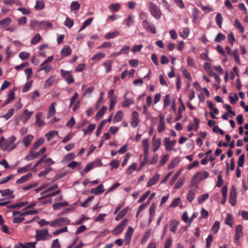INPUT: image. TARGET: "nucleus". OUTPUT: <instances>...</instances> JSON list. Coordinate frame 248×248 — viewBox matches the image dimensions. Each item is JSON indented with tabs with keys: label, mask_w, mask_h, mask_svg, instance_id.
<instances>
[{
	"label": "nucleus",
	"mask_w": 248,
	"mask_h": 248,
	"mask_svg": "<svg viewBox=\"0 0 248 248\" xmlns=\"http://www.w3.org/2000/svg\"><path fill=\"white\" fill-rule=\"evenodd\" d=\"M209 173L205 170L196 172L191 179L189 186L195 187L196 189L199 188L198 183L209 177Z\"/></svg>",
	"instance_id": "obj_1"
},
{
	"label": "nucleus",
	"mask_w": 248,
	"mask_h": 248,
	"mask_svg": "<svg viewBox=\"0 0 248 248\" xmlns=\"http://www.w3.org/2000/svg\"><path fill=\"white\" fill-rule=\"evenodd\" d=\"M16 137L14 135L9 137L7 140L4 139V151H11L16 148L17 146L16 144H15L16 140Z\"/></svg>",
	"instance_id": "obj_2"
},
{
	"label": "nucleus",
	"mask_w": 248,
	"mask_h": 248,
	"mask_svg": "<svg viewBox=\"0 0 248 248\" xmlns=\"http://www.w3.org/2000/svg\"><path fill=\"white\" fill-rule=\"evenodd\" d=\"M149 9L151 15L155 18L159 19L161 16V12L159 8L152 2L149 3Z\"/></svg>",
	"instance_id": "obj_3"
},
{
	"label": "nucleus",
	"mask_w": 248,
	"mask_h": 248,
	"mask_svg": "<svg viewBox=\"0 0 248 248\" xmlns=\"http://www.w3.org/2000/svg\"><path fill=\"white\" fill-rule=\"evenodd\" d=\"M70 221L65 217H60L56 218L50 222V225L52 227L56 228L59 226L68 225Z\"/></svg>",
	"instance_id": "obj_4"
},
{
	"label": "nucleus",
	"mask_w": 248,
	"mask_h": 248,
	"mask_svg": "<svg viewBox=\"0 0 248 248\" xmlns=\"http://www.w3.org/2000/svg\"><path fill=\"white\" fill-rule=\"evenodd\" d=\"M48 232L47 229L36 230L35 238L36 241L46 240L49 238Z\"/></svg>",
	"instance_id": "obj_5"
},
{
	"label": "nucleus",
	"mask_w": 248,
	"mask_h": 248,
	"mask_svg": "<svg viewBox=\"0 0 248 248\" xmlns=\"http://www.w3.org/2000/svg\"><path fill=\"white\" fill-rule=\"evenodd\" d=\"M128 222L127 219H124L113 231L112 234L117 235L121 233Z\"/></svg>",
	"instance_id": "obj_6"
},
{
	"label": "nucleus",
	"mask_w": 248,
	"mask_h": 248,
	"mask_svg": "<svg viewBox=\"0 0 248 248\" xmlns=\"http://www.w3.org/2000/svg\"><path fill=\"white\" fill-rule=\"evenodd\" d=\"M61 73L67 83L70 84L74 82V78L70 71L61 70Z\"/></svg>",
	"instance_id": "obj_7"
},
{
	"label": "nucleus",
	"mask_w": 248,
	"mask_h": 248,
	"mask_svg": "<svg viewBox=\"0 0 248 248\" xmlns=\"http://www.w3.org/2000/svg\"><path fill=\"white\" fill-rule=\"evenodd\" d=\"M140 123L139 115L137 111H134L132 113V119L130 125L133 128H136Z\"/></svg>",
	"instance_id": "obj_8"
},
{
	"label": "nucleus",
	"mask_w": 248,
	"mask_h": 248,
	"mask_svg": "<svg viewBox=\"0 0 248 248\" xmlns=\"http://www.w3.org/2000/svg\"><path fill=\"white\" fill-rule=\"evenodd\" d=\"M133 233V229L132 227H128L127 231L124 234L125 245H128L131 242V237Z\"/></svg>",
	"instance_id": "obj_9"
},
{
	"label": "nucleus",
	"mask_w": 248,
	"mask_h": 248,
	"mask_svg": "<svg viewBox=\"0 0 248 248\" xmlns=\"http://www.w3.org/2000/svg\"><path fill=\"white\" fill-rule=\"evenodd\" d=\"M176 143V140H170L169 138H165L164 140V144L166 150H171Z\"/></svg>",
	"instance_id": "obj_10"
},
{
	"label": "nucleus",
	"mask_w": 248,
	"mask_h": 248,
	"mask_svg": "<svg viewBox=\"0 0 248 248\" xmlns=\"http://www.w3.org/2000/svg\"><path fill=\"white\" fill-rule=\"evenodd\" d=\"M236 199V194L235 189L233 186H232V188L230 192V194H229V201H230L231 204L232 206H234L235 205Z\"/></svg>",
	"instance_id": "obj_11"
},
{
	"label": "nucleus",
	"mask_w": 248,
	"mask_h": 248,
	"mask_svg": "<svg viewBox=\"0 0 248 248\" xmlns=\"http://www.w3.org/2000/svg\"><path fill=\"white\" fill-rule=\"evenodd\" d=\"M34 139V136L31 134H29L25 136L22 140V143L25 147H28Z\"/></svg>",
	"instance_id": "obj_12"
},
{
	"label": "nucleus",
	"mask_w": 248,
	"mask_h": 248,
	"mask_svg": "<svg viewBox=\"0 0 248 248\" xmlns=\"http://www.w3.org/2000/svg\"><path fill=\"white\" fill-rule=\"evenodd\" d=\"M56 81V77L55 75H51L47 78L44 84V88L46 89L51 86Z\"/></svg>",
	"instance_id": "obj_13"
},
{
	"label": "nucleus",
	"mask_w": 248,
	"mask_h": 248,
	"mask_svg": "<svg viewBox=\"0 0 248 248\" xmlns=\"http://www.w3.org/2000/svg\"><path fill=\"white\" fill-rule=\"evenodd\" d=\"M142 25L147 31L154 34L156 33V31L155 26L150 24L147 20H144L143 21Z\"/></svg>",
	"instance_id": "obj_14"
},
{
	"label": "nucleus",
	"mask_w": 248,
	"mask_h": 248,
	"mask_svg": "<svg viewBox=\"0 0 248 248\" xmlns=\"http://www.w3.org/2000/svg\"><path fill=\"white\" fill-rule=\"evenodd\" d=\"M38 156V154L35 152V150L31 148L29 150V154L25 157L26 161L32 160Z\"/></svg>",
	"instance_id": "obj_15"
},
{
	"label": "nucleus",
	"mask_w": 248,
	"mask_h": 248,
	"mask_svg": "<svg viewBox=\"0 0 248 248\" xmlns=\"http://www.w3.org/2000/svg\"><path fill=\"white\" fill-rule=\"evenodd\" d=\"M193 122L194 123L195 126H194L193 124L190 123L188 124L187 129L189 131H191L192 130L197 131L199 127V123L200 120L197 118H194L193 119Z\"/></svg>",
	"instance_id": "obj_16"
},
{
	"label": "nucleus",
	"mask_w": 248,
	"mask_h": 248,
	"mask_svg": "<svg viewBox=\"0 0 248 248\" xmlns=\"http://www.w3.org/2000/svg\"><path fill=\"white\" fill-rule=\"evenodd\" d=\"M194 187V188H191L188 191L186 196V199L190 202L193 201L196 196V192L197 189H196L195 187Z\"/></svg>",
	"instance_id": "obj_17"
},
{
	"label": "nucleus",
	"mask_w": 248,
	"mask_h": 248,
	"mask_svg": "<svg viewBox=\"0 0 248 248\" xmlns=\"http://www.w3.org/2000/svg\"><path fill=\"white\" fill-rule=\"evenodd\" d=\"M33 111H29L27 109L24 110L21 115L22 121L24 124L26 123L29 120L33 114Z\"/></svg>",
	"instance_id": "obj_18"
},
{
	"label": "nucleus",
	"mask_w": 248,
	"mask_h": 248,
	"mask_svg": "<svg viewBox=\"0 0 248 248\" xmlns=\"http://www.w3.org/2000/svg\"><path fill=\"white\" fill-rule=\"evenodd\" d=\"M37 212L38 211L36 210H28L22 213L19 211H14L13 212V216H16V215L18 214L20 216H24L30 215H34L37 214Z\"/></svg>",
	"instance_id": "obj_19"
},
{
	"label": "nucleus",
	"mask_w": 248,
	"mask_h": 248,
	"mask_svg": "<svg viewBox=\"0 0 248 248\" xmlns=\"http://www.w3.org/2000/svg\"><path fill=\"white\" fill-rule=\"evenodd\" d=\"M56 105V102H53L51 103V104L50 105L47 114V119H49L51 117H52L56 112V109H55V106Z\"/></svg>",
	"instance_id": "obj_20"
},
{
	"label": "nucleus",
	"mask_w": 248,
	"mask_h": 248,
	"mask_svg": "<svg viewBox=\"0 0 248 248\" xmlns=\"http://www.w3.org/2000/svg\"><path fill=\"white\" fill-rule=\"evenodd\" d=\"M159 177L160 175L158 173L155 174L148 182L147 186L151 187L155 185L158 181Z\"/></svg>",
	"instance_id": "obj_21"
},
{
	"label": "nucleus",
	"mask_w": 248,
	"mask_h": 248,
	"mask_svg": "<svg viewBox=\"0 0 248 248\" xmlns=\"http://www.w3.org/2000/svg\"><path fill=\"white\" fill-rule=\"evenodd\" d=\"M127 93H126L124 96V101L122 102V106L123 107H128L130 105L134 104V101L132 98H127L126 97Z\"/></svg>",
	"instance_id": "obj_22"
},
{
	"label": "nucleus",
	"mask_w": 248,
	"mask_h": 248,
	"mask_svg": "<svg viewBox=\"0 0 248 248\" xmlns=\"http://www.w3.org/2000/svg\"><path fill=\"white\" fill-rule=\"evenodd\" d=\"M161 145V140L159 139H156L155 136L153 138V151L155 152L160 147Z\"/></svg>",
	"instance_id": "obj_23"
},
{
	"label": "nucleus",
	"mask_w": 248,
	"mask_h": 248,
	"mask_svg": "<svg viewBox=\"0 0 248 248\" xmlns=\"http://www.w3.org/2000/svg\"><path fill=\"white\" fill-rule=\"evenodd\" d=\"M15 89L10 90L7 94V99L4 103V105H6L10 103L11 101L14 100L15 97Z\"/></svg>",
	"instance_id": "obj_24"
},
{
	"label": "nucleus",
	"mask_w": 248,
	"mask_h": 248,
	"mask_svg": "<svg viewBox=\"0 0 248 248\" xmlns=\"http://www.w3.org/2000/svg\"><path fill=\"white\" fill-rule=\"evenodd\" d=\"M104 191V186L102 184L99 185L95 188H92L91 192L96 195L102 193Z\"/></svg>",
	"instance_id": "obj_25"
},
{
	"label": "nucleus",
	"mask_w": 248,
	"mask_h": 248,
	"mask_svg": "<svg viewBox=\"0 0 248 248\" xmlns=\"http://www.w3.org/2000/svg\"><path fill=\"white\" fill-rule=\"evenodd\" d=\"M32 176L31 173H29L22 177H21L20 179L16 180V184H21L24 183L29 180Z\"/></svg>",
	"instance_id": "obj_26"
},
{
	"label": "nucleus",
	"mask_w": 248,
	"mask_h": 248,
	"mask_svg": "<svg viewBox=\"0 0 248 248\" xmlns=\"http://www.w3.org/2000/svg\"><path fill=\"white\" fill-rule=\"evenodd\" d=\"M243 234L242 226L241 225H237L235 229V239L238 240L243 236Z\"/></svg>",
	"instance_id": "obj_27"
},
{
	"label": "nucleus",
	"mask_w": 248,
	"mask_h": 248,
	"mask_svg": "<svg viewBox=\"0 0 248 248\" xmlns=\"http://www.w3.org/2000/svg\"><path fill=\"white\" fill-rule=\"evenodd\" d=\"M124 116L123 112L121 110L118 111L115 114L113 118V122L114 123H116L121 121Z\"/></svg>",
	"instance_id": "obj_28"
},
{
	"label": "nucleus",
	"mask_w": 248,
	"mask_h": 248,
	"mask_svg": "<svg viewBox=\"0 0 248 248\" xmlns=\"http://www.w3.org/2000/svg\"><path fill=\"white\" fill-rule=\"evenodd\" d=\"M61 192V190H58L56 191H54V192H51V193H46L45 194H41L42 195V197H40L39 198V200H41L42 199H45V198H48V197H53V196H54L56 195H58Z\"/></svg>",
	"instance_id": "obj_29"
},
{
	"label": "nucleus",
	"mask_w": 248,
	"mask_h": 248,
	"mask_svg": "<svg viewBox=\"0 0 248 248\" xmlns=\"http://www.w3.org/2000/svg\"><path fill=\"white\" fill-rule=\"evenodd\" d=\"M95 126L94 124H90L87 129H83L84 135H90L94 129Z\"/></svg>",
	"instance_id": "obj_30"
},
{
	"label": "nucleus",
	"mask_w": 248,
	"mask_h": 248,
	"mask_svg": "<svg viewBox=\"0 0 248 248\" xmlns=\"http://www.w3.org/2000/svg\"><path fill=\"white\" fill-rule=\"evenodd\" d=\"M71 49L69 46H64L61 51V54L64 57L69 56L71 53Z\"/></svg>",
	"instance_id": "obj_31"
},
{
	"label": "nucleus",
	"mask_w": 248,
	"mask_h": 248,
	"mask_svg": "<svg viewBox=\"0 0 248 248\" xmlns=\"http://www.w3.org/2000/svg\"><path fill=\"white\" fill-rule=\"evenodd\" d=\"M190 33L189 29L187 28H184L181 30V31L179 33V35L180 36L185 39L186 38Z\"/></svg>",
	"instance_id": "obj_32"
},
{
	"label": "nucleus",
	"mask_w": 248,
	"mask_h": 248,
	"mask_svg": "<svg viewBox=\"0 0 248 248\" xmlns=\"http://www.w3.org/2000/svg\"><path fill=\"white\" fill-rule=\"evenodd\" d=\"M107 109V107L106 106L102 107L101 109L98 111V112L96 113L95 115V119L96 120H98L100 119L104 114Z\"/></svg>",
	"instance_id": "obj_33"
},
{
	"label": "nucleus",
	"mask_w": 248,
	"mask_h": 248,
	"mask_svg": "<svg viewBox=\"0 0 248 248\" xmlns=\"http://www.w3.org/2000/svg\"><path fill=\"white\" fill-rule=\"evenodd\" d=\"M120 8V4L118 3H112L108 6L109 9L112 12H115L118 11Z\"/></svg>",
	"instance_id": "obj_34"
},
{
	"label": "nucleus",
	"mask_w": 248,
	"mask_h": 248,
	"mask_svg": "<svg viewBox=\"0 0 248 248\" xmlns=\"http://www.w3.org/2000/svg\"><path fill=\"white\" fill-rule=\"evenodd\" d=\"M105 57V54L103 52H99L95 54L91 60L94 61H99Z\"/></svg>",
	"instance_id": "obj_35"
},
{
	"label": "nucleus",
	"mask_w": 248,
	"mask_h": 248,
	"mask_svg": "<svg viewBox=\"0 0 248 248\" xmlns=\"http://www.w3.org/2000/svg\"><path fill=\"white\" fill-rule=\"evenodd\" d=\"M45 7V2L40 0H37L36 1V4L34 6V8L36 10H41L44 9Z\"/></svg>",
	"instance_id": "obj_36"
},
{
	"label": "nucleus",
	"mask_w": 248,
	"mask_h": 248,
	"mask_svg": "<svg viewBox=\"0 0 248 248\" xmlns=\"http://www.w3.org/2000/svg\"><path fill=\"white\" fill-rule=\"evenodd\" d=\"M42 39V37L39 33L35 34V36L31 39V43L32 45L37 44Z\"/></svg>",
	"instance_id": "obj_37"
},
{
	"label": "nucleus",
	"mask_w": 248,
	"mask_h": 248,
	"mask_svg": "<svg viewBox=\"0 0 248 248\" xmlns=\"http://www.w3.org/2000/svg\"><path fill=\"white\" fill-rule=\"evenodd\" d=\"M44 142V139L43 138H41L36 140L33 144L31 148L34 150H36L38 149L41 145H42Z\"/></svg>",
	"instance_id": "obj_38"
},
{
	"label": "nucleus",
	"mask_w": 248,
	"mask_h": 248,
	"mask_svg": "<svg viewBox=\"0 0 248 248\" xmlns=\"http://www.w3.org/2000/svg\"><path fill=\"white\" fill-rule=\"evenodd\" d=\"M119 34L120 33L118 31H115L112 32H108L105 35V38L106 39H112L117 36L119 35Z\"/></svg>",
	"instance_id": "obj_39"
},
{
	"label": "nucleus",
	"mask_w": 248,
	"mask_h": 248,
	"mask_svg": "<svg viewBox=\"0 0 248 248\" xmlns=\"http://www.w3.org/2000/svg\"><path fill=\"white\" fill-rule=\"evenodd\" d=\"M106 123V120H103L100 122L99 125L98 126L97 129L95 132V134H96V136H99L100 135V134L101 132L102 129L103 127H104V126L105 125Z\"/></svg>",
	"instance_id": "obj_40"
},
{
	"label": "nucleus",
	"mask_w": 248,
	"mask_h": 248,
	"mask_svg": "<svg viewBox=\"0 0 248 248\" xmlns=\"http://www.w3.org/2000/svg\"><path fill=\"white\" fill-rule=\"evenodd\" d=\"M185 180V178L184 177L179 178L174 186V188L176 189L180 188L184 184Z\"/></svg>",
	"instance_id": "obj_41"
},
{
	"label": "nucleus",
	"mask_w": 248,
	"mask_h": 248,
	"mask_svg": "<svg viewBox=\"0 0 248 248\" xmlns=\"http://www.w3.org/2000/svg\"><path fill=\"white\" fill-rule=\"evenodd\" d=\"M128 210V207H126L123 209L116 216V217H115V220L116 221L120 220L126 214Z\"/></svg>",
	"instance_id": "obj_42"
},
{
	"label": "nucleus",
	"mask_w": 248,
	"mask_h": 248,
	"mask_svg": "<svg viewBox=\"0 0 248 248\" xmlns=\"http://www.w3.org/2000/svg\"><path fill=\"white\" fill-rule=\"evenodd\" d=\"M42 115V112H39L37 113L36 114L35 118H36V123L39 125V126H42L44 125V122L41 119Z\"/></svg>",
	"instance_id": "obj_43"
},
{
	"label": "nucleus",
	"mask_w": 248,
	"mask_h": 248,
	"mask_svg": "<svg viewBox=\"0 0 248 248\" xmlns=\"http://www.w3.org/2000/svg\"><path fill=\"white\" fill-rule=\"evenodd\" d=\"M137 164L136 163H132L127 169L126 173L131 174L134 170H137Z\"/></svg>",
	"instance_id": "obj_44"
},
{
	"label": "nucleus",
	"mask_w": 248,
	"mask_h": 248,
	"mask_svg": "<svg viewBox=\"0 0 248 248\" xmlns=\"http://www.w3.org/2000/svg\"><path fill=\"white\" fill-rule=\"evenodd\" d=\"M80 5L78 1H72L70 5V9L71 11H77L80 8Z\"/></svg>",
	"instance_id": "obj_45"
},
{
	"label": "nucleus",
	"mask_w": 248,
	"mask_h": 248,
	"mask_svg": "<svg viewBox=\"0 0 248 248\" xmlns=\"http://www.w3.org/2000/svg\"><path fill=\"white\" fill-rule=\"evenodd\" d=\"M52 24L48 21H43L40 22V27L42 29H44L47 28H51Z\"/></svg>",
	"instance_id": "obj_46"
},
{
	"label": "nucleus",
	"mask_w": 248,
	"mask_h": 248,
	"mask_svg": "<svg viewBox=\"0 0 248 248\" xmlns=\"http://www.w3.org/2000/svg\"><path fill=\"white\" fill-rule=\"evenodd\" d=\"M220 227V223L219 221H216L215 222L214 224L213 225L211 229L212 232L216 234L218 232Z\"/></svg>",
	"instance_id": "obj_47"
},
{
	"label": "nucleus",
	"mask_w": 248,
	"mask_h": 248,
	"mask_svg": "<svg viewBox=\"0 0 248 248\" xmlns=\"http://www.w3.org/2000/svg\"><path fill=\"white\" fill-rule=\"evenodd\" d=\"M103 66H104L107 73L110 72L111 70L112 61H106L103 63Z\"/></svg>",
	"instance_id": "obj_48"
},
{
	"label": "nucleus",
	"mask_w": 248,
	"mask_h": 248,
	"mask_svg": "<svg viewBox=\"0 0 248 248\" xmlns=\"http://www.w3.org/2000/svg\"><path fill=\"white\" fill-rule=\"evenodd\" d=\"M209 195L208 193L202 194L198 197V202L199 204L203 202L209 198Z\"/></svg>",
	"instance_id": "obj_49"
},
{
	"label": "nucleus",
	"mask_w": 248,
	"mask_h": 248,
	"mask_svg": "<svg viewBox=\"0 0 248 248\" xmlns=\"http://www.w3.org/2000/svg\"><path fill=\"white\" fill-rule=\"evenodd\" d=\"M217 24L220 27H222L223 18L220 14L217 13L215 18Z\"/></svg>",
	"instance_id": "obj_50"
},
{
	"label": "nucleus",
	"mask_w": 248,
	"mask_h": 248,
	"mask_svg": "<svg viewBox=\"0 0 248 248\" xmlns=\"http://www.w3.org/2000/svg\"><path fill=\"white\" fill-rule=\"evenodd\" d=\"M234 26L236 28L239 30V31L241 33H243L244 32V28L243 26L241 25V23L237 19L234 20Z\"/></svg>",
	"instance_id": "obj_51"
},
{
	"label": "nucleus",
	"mask_w": 248,
	"mask_h": 248,
	"mask_svg": "<svg viewBox=\"0 0 248 248\" xmlns=\"http://www.w3.org/2000/svg\"><path fill=\"white\" fill-rule=\"evenodd\" d=\"M30 28L33 30H36L37 28L40 27V22L33 20L30 21Z\"/></svg>",
	"instance_id": "obj_52"
},
{
	"label": "nucleus",
	"mask_w": 248,
	"mask_h": 248,
	"mask_svg": "<svg viewBox=\"0 0 248 248\" xmlns=\"http://www.w3.org/2000/svg\"><path fill=\"white\" fill-rule=\"evenodd\" d=\"M58 134L57 131H51L47 133L46 134V137L47 138L48 141L51 140L54 136L57 135Z\"/></svg>",
	"instance_id": "obj_53"
},
{
	"label": "nucleus",
	"mask_w": 248,
	"mask_h": 248,
	"mask_svg": "<svg viewBox=\"0 0 248 248\" xmlns=\"http://www.w3.org/2000/svg\"><path fill=\"white\" fill-rule=\"evenodd\" d=\"M178 225V221L176 220H172L170 223V231L173 233H175Z\"/></svg>",
	"instance_id": "obj_54"
},
{
	"label": "nucleus",
	"mask_w": 248,
	"mask_h": 248,
	"mask_svg": "<svg viewBox=\"0 0 248 248\" xmlns=\"http://www.w3.org/2000/svg\"><path fill=\"white\" fill-rule=\"evenodd\" d=\"M30 56L29 53L25 51H22L19 54V58L22 60H25L28 59Z\"/></svg>",
	"instance_id": "obj_55"
},
{
	"label": "nucleus",
	"mask_w": 248,
	"mask_h": 248,
	"mask_svg": "<svg viewBox=\"0 0 248 248\" xmlns=\"http://www.w3.org/2000/svg\"><path fill=\"white\" fill-rule=\"evenodd\" d=\"M75 154L73 153H71L70 154H67L63 159L62 160L63 162H66L67 161H69L72 159H73L75 158Z\"/></svg>",
	"instance_id": "obj_56"
},
{
	"label": "nucleus",
	"mask_w": 248,
	"mask_h": 248,
	"mask_svg": "<svg viewBox=\"0 0 248 248\" xmlns=\"http://www.w3.org/2000/svg\"><path fill=\"white\" fill-rule=\"evenodd\" d=\"M12 19L10 17H6L0 21V25L8 26L11 22Z\"/></svg>",
	"instance_id": "obj_57"
},
{
	"label": "nucleus",
	"mask_w": 248,
	"mask_h": 248,
	"mask_svg": "<svg viewBox=\"0 0 248 248\" xmlns=\"http://www.w3.org/2000/svg\"><path fill=\"white\" fill-rule=\"evenodd\" d=\"M14 191L10 189L0 190V193L2 196H10L13 194Z\"/></svg>",
	"instance_id": "obj_58"
},
{
	"label": "nucleus",
	"mask_w": 248,
	"mask_h": 248,
	"mask_svg": "<svg viewBox=\"0 0 248 248\" xmlns=\"http://www.w3.org/2000/svg\"><path fill=\"white\" fill-rule=\"evenodd\" d=\"M181 172H182V170H180L175 173V174L173 176V177L171 179V180L170 182V185H172L174 184V183L177 180V178L180 176Z\"/></svg>",
	"instance_id": "obj_59"
},
{
	"label": "nucleus",
	"mask_w": 248,
	"mask_h": 248,
	"mask_svg": "<svg viewBox=\"0 0 248 248\" xmlns=\"http://www.w3.org/2000/svg\"><path fill=\"white\" fill-rule=\"evenodd\" d=\"M14 113V109L13 108H11L9 109L8 112L5 115L2 116V118H5L6 120H8L10 118Z\"/></svg>",
	"instance_id": "obj_60"
},
{
	"label": "nucleus",
	"mask_w": 248,
	"mask_h": 248,
	"mask_svg": "<svg viewBox=\"0 0 248 248\" xmlns=\"http://www.w3.org/2000/svg\"><path fill=\"white\" fill-rule=\"evenodd\" d=\"M32 82V81H29L27 82L22 89V93H25L28 92L31 87Z\"/></svg>",
	"instance_id": "obj_61"
},
{
	"label": "nucleus",
	"mask_w": 248,
	"mask_h": 248,
	"mask_svg": "<svg viewBox=\"0 0 248 248\" xmlns=\"http://www.w3.org/2000/svg\"><path fill=\"white\" fill-rule=\"evenodd\" d=\"M151 230H149L144 233L143 238H142V241H141V243L142 244L145 243L147 242V240L148 239V238H149V237L151 235Z\"/></svg>",
	"instance_id": "obj_62"
},
{
	"label": "nucleus",
	"mask_w": 248,
	"mask_h": 248,
	"mask_svg": "<svg viewBox=\"0 0 248 248\" xmlns=\"http://www.w3.org/2000/svg\"><path fill=\"white\" fill-rule=\"evenodd\" d=\"M179 162V159L178 158H175L172 160V161L169 164L168 168L169 169H172L174 168Z\"/></svg>",
	"instance_id": "obj_63"
},
{
	"label": "nucleus",
	"mask_w": 248,
	"mask_h": 248,
	"mask_svg": "<svg viewBox=\"0 0 248 248\" xmlns=\"http://www.w3.org/2000/svg\"><path fill=\"white\" fill-rule=\"evenodd\" d=\"M64 24L65 26L69 28H71L74 24V21L71 19L67 17L64 21Z\"/></svg>",
	"instance_id": "obj_64"
}]
</instances>
